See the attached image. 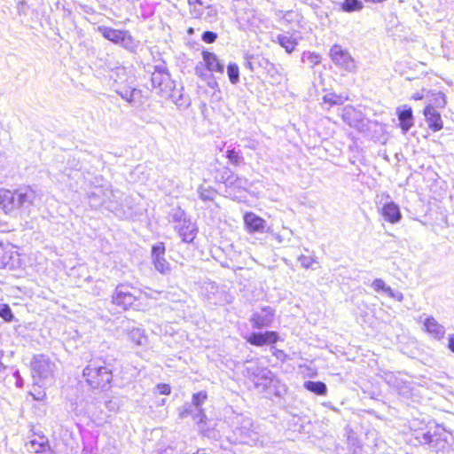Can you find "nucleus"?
Masks as SVG:
<instances>
[{
	"mask_svg": "<svg viewBox=\"0 0 454 454\" xmlns=\"http://www.w3.org/2000/svg\"><path fill=\"white\" fill-rule=\"evenodd\" d=\"M34 191L31 188L10 191L0 188V208L14 218L20 216V208L26 203H32Z\"/></svg>",
	"mask_w": 454,
	"mask_h": 454,
	"instance_id": "obj_1",
	"label": "nucleus"
},
{
	"mask_svg": "<svg viewBox=\"0 0 454 454\" xmlns=\"http://www.w3.org/2000/svg\"><path fill=\"white\" fill-rule=\"evenodd\" d=\"M83 376L87 383L93 388L107 387L113 379L112 370L104 363L93 362L83 370Z\"/></svg>",
	"mask_w": 454,
	"mask_h": 454,
	"instance_id": "obj_2",
	"label": "nucleus"
},
{
	"mask_svg": "<svg viewBox=\"0 0 454 454\" xmlns=\"http://www.w3.org/2000/svg\"><path fill=\"white\" fill-rule=\"evenodd\" d=\"M98 30L106 39L114 43H121L129 50L133 51L138 45V43L128 31L114 29L107 27H99Z\"/></svg>",
	"mask_w": 454,
	"mask_h": 454,
	"instance_id": "obj_3",
	"label": "nucleus"
},
{
	"mask_svg": "<svg viewBox=\"0 0 454 454\" xmlns=\"http://www.w3.org/2000/svg\"><path fill=\"white\" fill-rule=\"evenodd\" d=\"M205 69L209 72L223 73V65L220 62L215 53L203 51L202 61H200L196 67V74L203 80L207 79Z\"/></svg>",
	"mask_w": 454,
	"mask_h": 454,
	"instance_id": "obj_4",
	"label": "nucleus"
},
{
	"mask_svg": "<svg viewBox=\"0 0 454 454\" xmlns=\"http://www.w3.org/2000/svg\"><path fill=\"white\" fill-rule=\"evenodd\" d=\"M32 370L34 380L40 383L52 379L54 364L43 356L36 357L33 362Z\"/></svg>",
	"mask_w": 454,
	"mask_h": 454,
	"instance_id": "obj_5",
	"label": "nucleus"
},
{
	"mask_svg": "<svg viewBox=\"0 0 454 454\" xmlns=\"http://www.w3.org/2000/svg\"><path fill=\"white\" fill-rule=\"evenodd\" d=\"M332 60L338 66L348 71L356 69V65L350 54L339 45H333L330 50Z\"/></svg>",
	"mask_w": 454,
	"mask_h": 454,
	"instance_id": "obj_6",
	"label": "nucleus"
},
{
	"mask_svg": "<svg viewBox=\"0 0 454 454\" xmlns=\"http://www.w3.org/2000/svg\"><path fill=\"white\" fill-rule=\"evenodd\" d=\"M245 340L252 346L262 347L278 342L279 335L275 331L257 332L247 335Z\"/></svg>",
	"mask_w": 454,
	"mask_h": 454,
	"instance_id": "obj_7",
	"label": "nucleus"
},
{
	"mask_svg": "<svg viewBox=\"0 0 454 454\" xmlns=\"http://www.w3.org/2000/svg\"><path fill=\"white\" fill-rule=\"evenodd\" d=\"M275 318V310L269 306L262 307L255 310L251 317L250 322L254 328H264L270 326Z\"/></svg>",
	"mask_w": 454,
	"mask_h": 454,
	"instance_id": "obj_8",
	"label": "nucleus"
},
{
	"mask_svg": "<svg viewBox=\"0 0 454 454\" xmlns=\"http://www.w3.org/2000/svg\"><path fill=\"white\" fill-rule=\"evenodd\" d=\"M245 230L247 233H263L266 231V221L254 212H246L243 215Z\"/></svg>",
	"mask_w": 454,
	"mask_h": 454,
	"instance_id": "obj_9",
	"label": "nucleus"
},
{
	"mask_svg": "<svg viewBox=\"0 0 454 454\" xmlns=\"http://www.w3.org/2000/svg\"><path fill=\"white\" fill-rule=\"evenodd\" d=\"M420 323L423 326V331L431 338L440 340L444 337L445 328L434 317L431 316L421 317Z\"/></svg>",
	"mask_w": 454,
	"mask_h": 454,
	"instance_id": "obj_10",
	"label": "nucleus"
},
{
	"mask_svg": "<svg viewBox=\"0 0 454 454\" xmlns=\"http://www.w3.org/2000/svg\"><path fill=\"white\" fill-rule=\"evenodd\" d=\"M18 255L15 246L10 243H0V269L13 268Z\"/></svg>",
	"mask_w": 454,
	"mask_h": 454,
	"instance_id": "obj_11",
	"label": "nucleus"
},
{
	"mask_svg": "<svg viewBox=\"0 0 454 454\" xmlns=\"http://www.w3.org/2000/svg\"><path fill=\"white\" fill-rule=\"evenodd\" d=\"M424 116L428 128L434 132L439 131L443 128V121L441 114L429 104L424 109Z\"/></svg>",
	"mask_w": 454,
	"mask_h": 454,
	"instance_id": "obj_12",
	"label": "nucleus"
},
{
	"mask_svg": "<svg viewBox=\"0 0 454 454\" xmlns=\"http://www.w3.org/2000/svg\"><path fill=\"white\" fill-rule=\"evenodd\" d=\"M113 301L116 305L127 309L134 306L136 296L126 288L119 287L115 291Z\"/></svg>",
	"mask_w": 454,
	"mask_h": 454,
	"instance_id": "obj_13",
	"label": "nucleus"
},
{
	"mask_svg": "<svg viewBox=\"0 0 454 454\" xmlns=\"http://www.w3.org/2000/svg\"><path fill=\"white\" fill-rule=\"evenodd\" d=\"M372 288L381 294H385L399 302L403 301V294L401 292L393 290L381 278H376L372 282Z\"/></svg>",
	"mask_w": 454,
	"mask_h": 454,
	"instance_id": "obj_14",
	"label": "nucleus"
},
{
	"mask_svg": "<svg viewBox=\"0 0 454 454\" xmlns=\"http://www.w3.org/2000/svg\"><path fill=\"white\" fill-rule=\"evenodd\" d=\"M380 214L385 221L392 224L400 222L402 219L400 207L393 201L384 204L380 209Z\"/></svg>",
	"mask_w": 454,
	"mask_h": 454,
	"instance_id": "obj_15",
	"label": "nucleus"
},
{
	"mask_svg": "<svg viewBox=\"0 0 454 454\" xmlns=\"http://www.w3.org/2000/svg\"><path fill=\"white\" fill-rule=\"evenodd\" d=\"M396 114L400 121V128L403 132H407L414 124L412 109L406 105L397 107Z\"/></svg>",
	"mask_w": 454,
	"mask_h": 454,
	"instance_id": "obj_16",
	"label": "nucleus"
},
{
	"mask_svg": "<svg viewBox=\"0 0 454 454\" xmlns=\"http://www.w3.org/2000/svg\"><path fill=\"white\" fill-rule=\"evenodd\" d=\"M301 40L297 33H283L278 35L277 42L283 47L286 52H293Z\"/></svg>",
	"mask_w": 454,
	"mask_h": 454,
	"instance_id": "obj_17",
	"label": "nucleus"
},
{
	"mask_svg": "<svg viewBox=\"0 0 454 454\" xmlns=\"http://www.w3.org/2000/svg\"><path fill=\"white\" fill-rule=\"evenodd\" d=\"M178 231L184 242L191 243L196 238L198 229L194 223L190 220H184L180 225Z\"/></svg>",
	"mask_w": 454,
	"mask_h": 454,
	"instance_id": "obj_18",
	"label": "nucleus"
},
{
	"mask_svg": "<svg viewBox=\"0 0 454 454\" xmlns=\"http://www.w3.org/2000/svg\"><path fill=\"white\" fill-rule=\"evenodd\" d=\"M128 338L137 346H144L147 342V336L145 333V331L137 327L129 331Z\"/></svg>",
	"mask_w": 454,
	"mask_h": 454,
	"instance_id": "obj_19",
	"label": "nucleus"
},
{
	"mask_svg": "<svg viewBox=\"0 0 454 454\" xmlns=\"http://www.w3.org/2000/svg\"><path fill=\"white\" fill-rule=\"evenodd\" d=\"M304 387L316 395H325L327 392L326 385L321 381L308 380L304 382Z\"/></svg>",
	"mask_w": 454,
	"mask_h": 454,
	"instance_id": "obj_20",
	"label": "nucleus"
},
{
	"mask_svg": "<svg viewBox=\"0 0 454 454\" xmlns=\"http://www.w3.org/2000/svg\"><path fill=\"white\" fill-rule=\"evenodd\" d=\"M346 98L342 95L336 94L332 91L326 92L323 97V103L326 105L328 107L341 105L346 101Z\"/></svg>",
	"mask_w": 454,
	"mask_h": 454,
	"instance_id": "obj_21",
	"label": "nucleus"
},
{
	"mask_svg": "<svg viewBox=\"0 0 454 454\" xmlns=\"http://www.w3.org/2000/svg\"><path fill=\"white\" fill-rule=\"evenodd\" d=\"M199 196L202 200L212 201L217 196V191L210 185L201 184L198 190Z\"/></svg>",
	"mask_w": 454,
	"mask_h": 454,
	"instance_id": "obj_22",
	"label": "nucleus"
},
{
	"mask_svg": "<svg viewBox=\"0 0 454 454\" xmlns=\"http://www.w3.org/2000/svg\"><path fill=\"white\" fill-rule=\"evenodd\" d=\"M299 262L301 263V267L305 269H311L314 270L318 265L317 259L311 254H303L301 255L298 258Z\"/></svg>",
	"mask_w": 454,
	"mask_h": 454,
	"instance_id": "obj_23",
	"label": "nucleus"
},
{
	"mask_svg": "<svg viewBox=\"0 0 454 454\" xmlns=\"http://www.w3.org/2000/svg\"><path fill=\"white\" fill-rule=\"evenodd\" d=\"M227 74L229 76L230 82L232 84H236L239 82V68L238 65L234 63H230L227 66Z\"/></svg>",
	"mask_w": 454,
	"mask_h": 454,
	"instance_id": "obj_24",
	"label": "nucleus"
},
{
	"mask_svg": "<svg viewBox=\"0 0 454 454\" xmlns=\"http://www.w3.org/2000/svg\"><path fill=\"white\" fill-rule=\"evenodd\" d=\"M363 8L361 0H344L342 9L346 12H356Z\"/></svg>",
	"mask_w": 454,
	"mask_h": 454,
	"instance_id": "obj_25",
	"label": "nucleus"
},
{
	"mask_svg": "<svg viewBox=\"0 0 454 454\" xmlns=\"http://www.w3.org/2000/svg\"><path fill=\"white\" fill-rule=\"evenodd\" d=\"M155 269L160 273H168L170 270V265L165 257L158 258L153 261Z\"/></svg>",
	"mask_w": 454,
	"mask_h": 454,
	"instance_id": "obj_26",
	"label": "nucleus"
},
{
	"mask_svg": "<svg viewBox=\"0 0 454 454\" xmlns=\"http://www.w3.org/2000/svg\"><path fill=\"white\" fill-rule=\"evenodd\" d=\"M224 184L227 187L229 188H231V189H235V188H239L240 187V184L243 183V180L240 179L239 176H237L236 175L234 174H230L225 179H224Z\"/></svg>",
	"mask_w": 454,
	"mask_h": 454,
	"instance_id": "obj_27",
	"label": "nucleus"
},
{
	"mask_svg": "<svg viewBox=\"0 0 454 454\" xmlns=\"http://www.w3.org/2000/svg\"><path fill=\"white\" fill-rule=\"evenodd\" d=\"M302 61L310 66H314L320 63L321 57L317 53L308 51L303 54Z\"/></svg>",
	"mask_w": 454,
	"mask_h": 454,
	"instance_id": "obj_28",
	"label": "nucleus"
},
{
	"mask_svg": "<svg viewBox=\"0 0 454 454\" xmlns=\"http://www.w3.org/2000/svg\"><path fill=\"white\" fill-rule=\"evenodd\" d=\"M0 317L5 322H12L14 319L12 309L7 304L0 303Z\"/></svg>",
	"mask_w": 454,
	"mask_h": 454,
	"instance_id": "obj_29",
	"label": "nucleus"
},
{
	"mask_svg": "<svg viewBox=\"0 0 454 454\" xmlns=\"http://www.w3.org/2000/svg\"><path fill=\"white\" fill-rule=\"evenodd\" d=\"M165 246L163 243H158L152 247V258L153 261L158 258L164 257Z\"/></svg>",
	"mask_w": 454,
	"mask_h": 454,
	"instance_id": "obj_30",
	"label": "nucleus"
},
{
	"mask_svg": "<svg viewBox=\"0 0 454 454\" xmlns=\"http://www.w3.org/2000/svg\"><path fill=\"white\" fill-rule=\"evenodd\" d=\"M31 448L35 452L43 451L46 447V441L44 439H41L40 442H36L35 440H32L30 442Z\"/></svg>",
	"mask_w": 454,
	"mask_h": 454,
	"instance_id": "obj_31",
	"label": "nucleus"
},
{
	"mask_svg": "<svg viewBox=\"0 0 454 454\" xmlns=\"http://www.w3.org/2000/svg\"><path fill=\"white\" fill-rule=\"evenodd\" d=\"M207 393L204 392V391H201V392H199V393H196L193 395L192 396V403L195 405V406H200L202 403L205 402V400L207 399Z\"/></svg>",
	"mask_w": 454,
	"mask_h": 454,
	"instance_id": "obj_32",
	"label": "nucleus"
},
{
	"mask_svg": "<svg viewBox=\"0 0 454 454\" xmlns=\"http://www.w3.org/2000/svg\"><path fill=\"white\" fill-rule=\"evenodd\" d=\"M434 96V104L435 105V106L437 107H444L445 105H446V98H445V96L441 93V92H437V93H434L433 94Z\"/></svg>",
	"mask_w": 454,
	"mask_h": 454,
	"instance_id": "obj_33",
	"label": "nucleus"
},
{
	"mask_svg": "<svg viewBox=\"0 0 454 454\" xmlns=\"http://www.w3.org/2000/svg\"><path fill=\"white\" fill-rule=\"evenodd\" d=\"M156 391L159 395H168L171 393V387L168 384L160 383L156 386Z\"/></svg>",
	"mask_w": 454,
	"mask_h": 454,
	"instance_id": "obj_34",
	"label": "nucleus"
},
{
	"mask_svg": "<svg viewBox=\"0 0 454 454\" xmlns=\"http://www.w3.org/2000/svg\"><path fill=\"white\" fill-rule=\"evenodd\" d=\"M227 157L229 160L233 164H239V154L234 151H228Z\"/></svg>",
	"mask_w": 454,
	"mask_h": 454,
	"instance_id": "obj_35",
	"label": "nucleus"
},
{
	"mask_svg": "<svg viewBox=\"0 0 454 454\" xmlns=\"http://www.w3.org/2000/svg\"><path fill=\"white\" fill-rule=\"evenodd\" d=\"M202 39L204 42L211 43L216 39V35L213 32H205L202 35Z\"/></svg>",
	"mask_w": 454,
	"mask_h": 454,
	"instance_id": "obj_36",
	"label": "nucleus"
},
{
	"mask_svg": "<svg viewBox=\"0 0 454 454\" xmlns=\"http://www.w3.org/2000/svg\"><path fill=\"white\" fill-rule=\"evenodd\" d=\"M33 399L35 401H44L46 399V393L44 391H39L38 393H31Z\"/></svg>",
	"mask_w": 454,
	"mask_h": 454,
	"instance_id": "obj_37",
	"label": "nucleus"
},
{
	"mask_svg": "<svg viewBox=\"0 0 454 454\" xmlns=\"http://www.w3.org/2000/svg\"><path fill=\"white\" fill-rule=\"evenodd\" d=\"M448 341H449V344H448L449 348H450L452 352H454V334H451V335H450V336H449V340H448Z\"/></svg>",
	"mask_w": 454,
	"mask_h": 454,
	"instance_id": "obj_38",
	"label": "nucleus"
},
{
	"mask_svg": "<svg viewBox=\"0 0 454 454\" xmlns=\"http://www.w3.org/2000/svg\"><path fill=\"white\" fill-rule=\"evenodd\" d=\"M424 98V95L421 93H415L411 96V98L414 100H420Z\"/></svg>",
	"mask_w": 454,
	"mask_h": 454,
	"instance_id": "obj_39",
	"label": "nucleus"
},
{
	"mask_svg": "<svg viewBox=\"0 0 454 454\" xmlns=\"http://www.w3.org/2000/svg\"><path fill=\"white\" fill-rule=\"evenodd\" d=\"M205 419H206V416L204 415V413L202 411H200V419H199L198 423H204Z\"/></svg>",
	"mask_w": 454,
	"mask_h": 454,
	"instance_id": "obj_40",
	"label": "nucleus"
},
{
	"mask_svg": "<svg viewBox=\"0 0 454 454\" xmlns=\"http://www.w3.org/2000/svg\"><path fill=\"white\" fill-rule=\"evenodd\" d=\"M208 86L211 88H215V87H217V82L215 81H212V82H208Z\"/></svg>",
	"mask_w": 454,
	"mask_h": 454,
	"instance_id": "obj_41",
	"label": "nucleus"
},
{
	"mask_svg": "<svg viewBox=\"0 0 454 454\" xmlns=\"http://www.w3.org/2000/svg\"><path fill=\"white\" fill-rule=\"evenodd\" d=\"M82 454H95V453L89 451V450H83Z\"/></svg>",
	"mask_w": 454,
	"mask_h": 454,
	"instance_id": "obj_42",
	"label": "nucleus"
},
{
	"mask_svg": "<svg viewBox=\"0 0 454 454\" xmlns=\"http://www.w3.org/2000/svg\"><path fill=\"white\" fill-rule=\"evenodd\" d=\"M180 416H181L182 418H184L185 415H184V413L183 412V413H181V415H180Z\"/></svg>",
	"mask_w": 454,
	"mask_h": 454,
	"instance_id": "obj_43",
	"label": "nucleus"
}]
</instances>
